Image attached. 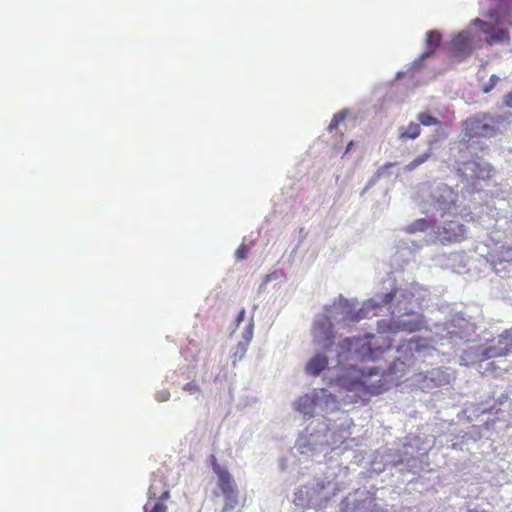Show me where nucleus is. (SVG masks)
I'll return each mask as SVG.
<instances>
[{
	"label": "nucleus",
	"mask_w": 512,
	"mask_h": 512,
	"mask_svg": "<svg viewBox=\"0 0 512 512\" xmlns=\"http://www.w3.org/2000/svg\"><path fill=\"white\" fill-rule=\"evenodd\" d=\"M431 157V153L430 152H425L419 156H417L413 161H411L410 163H408L404 170L405 171H413L415 170L418 166L422 165L423 163H425L426 161H428V159Z\"/></svg>",
	"instance_id": "obj_15"
},
{
	"label": "nucleus",
	"mask_w": 512,
	"mask_h": 512,
	"mask_svg": "<svg viewBox=\"0 0 512 512\" xmlns=\"http://www.w3.org/2000/svg\"><path fill=\"white\" fill-rule=\"evenodd\" d=\"M166 500L160 499H148L144 505V512H167V506L165 505Z\"/></svg>",
	"instance_id": "obj_14"
},
{
	"label": "nucleus",
	"mask_w": 512,
	"mask_h": 512,
	"mask_svg": "<svg viewBox=\"0 0 512 512\" xmlns=\"http://www.w3.org/2000/svg\"><path fill=\"white\" fill-rule=\"evenodd\" d=\"M421 133L420 125L415 122H410L407 127L399 128L400 139H415Z\"/></svg>",
	"instance_id": "obj_13"
},
{
	"label": "nucleus",
	"mask_w": 512,
	"mask_h": 512,
	"mask_svg": "<svg viewBox=\"0 0 512 512\" xmlns=\"http://www.w3.org/2000/svg\"><path fill=\"white\" fill-rule=\"evenodd\" d=\"M422 322L418 319L411 320H398L393 324L395 331H403L407 333H413L421 330Z\"/></svg>",
	"instance_id": "obj_12"
},
{
	"label": "nucleus",
	"mask_w": 512,
	"mask_h": 512,
	"mask_svg": "<svg viewBox=\"0 0 512 512\" xmlns=\"http://www.w3.org/2000/svg\"><path fill=\"white\" fill-rule=\"evenodd\" d=\"M316 398L305 394L296 401V409L305 416L312 417L315 412Z\"/></svg>",
	"instance_id": "obj_10"
},
{
	"label": "nucleus",
	"mask_w": 512,
	"mask_h": 512,
	"mask_svg": "<svg viewBox=\"0 0 512 512\" xmlns=\"http://www.w3.org/2000/svg\"><path fill=\"white\" fill-rule=\"evenodd\" d=\"M212 469L225 499L224 510H233L238 504V490L232 475L218 464L215 456H212Z\"/></svg>",
	"instance_id": "obj_3"
},
{
	"label": "nucleus",
	"mask_w": 512,
	"mask_h": 512,
	"mask_svg": "<svg viewBox=\"0 0 512 512\" xmlns=\"http://www.w3.org/2000/svg\"><path fill=\"white\" fill-rule=\"evenodd\" d=\"M451 51L456 57L464 58L472 51V40L467 31H462L451 39Z\"/></svg>",
	"instance_id": "obj_7"
},
{
	"label": "nucleus",
	"mask_w": 512,
	"mask_h": 512,
	"mask_svg": "<svg viewBox=\"0 0 512 512\" xmlns=\"http://www.w3.org/2000/svg\"><path fill=\"white\" fill-rule=\"evenodd\" d=\"M442 35L437 30H431L426 33V51L422 54V58L429 57L439 47Z\"/></svg>",
	"instance_id": "obj_11"
},
{
	"label": "nucleus",
	"mask_w": 512,
	"mask_h": 512,
	"mask_svg": "<svg viewBox=\"0 0 512 512\" xmlns=\"http://www.w3.org/2000/svg\"><path fill=\"white\" fill-rule=\"evenodd\" d=\"M245 314H246V311H245V309H244V308H242V309L239 311V313H238V315H237V317H236V324H237V326H239V325L241 324V322H243V321H244Z\"/></svg>",
	"instance_id": "obj_25"
},
{
	"label": "nucleus",
	"mask_w": 512,
	"mask_h": 512,
	"mask_svg": "<svg viewBox=\"0 0 512 512\" xmlns=\"http://www.w3.org/2000/svg\"><path fill=\"white\" fill-rule=\"evenodd\" d=\"M339 305L342 306L343 308H346L349 306V303L347 300L341 299V300H339Z\"/></svg>",
	"instance_id": "obj_27"
},
{
	"label": "nucleus",
	"mask_w": 512,
	"mask_h": 512,
	"mask_svg": "<svg viewBox=\"0 0 512 512\" xmlns=\"http://www.w3.org/2000/svg\"><path fill=\"white\" fill-rule=\"evenodd\" d=\"M183 390L190 393V394H194V393H197L200 391V388H199V385L194 382V381H191V382H188L184 385L183 387Z\"/></svg>",
	"instance_id": "obj_19"
},
{
	"label": "nucleus",
	"mask_w": 512,
	"mask_h": 512,
	"mask_svg": "<svg viewBox=\"0 0 512 512\" xmlns=\"http://www.w3.org/2000/svg\"><path fill=\"white\" fill-rule=\"evenodd\" d=\"M346 115L344 112H339L337 114H335L328 126V130L331 132L333 131L334 129H337V127L339 126V124L344 121Z\"/></svg>",
	"instance_id": "obj_17"
},
{
	"label": "nucleus",
	"mask_w": 512,
	"mask_h": 512,
	"mask_svg": "<svg viewBox=\"0 0 512 512\" xmlns=\"http://www.w3.org/2000/svg\"><path fill=\"white\" fill-rule=\"evenodd\" d=\"M494 121L486 114L469 118L465 122V134L470 137H491L495 134Z\"/></svg>",
	"instance_id": "obj_5"
},
{
	"label": "nucleus",
	"mask_w": 512,
	"mask_h": 512,
	"mask_svg": "<svg viewBox=\"0 0 512 512\" xmlns=\"http://www.w3.org/2000/svg\"><path fill=\"white\" fill-rule=\"evenodd\" d=\"M170 493L165 480L162 477H155L148 490V499L168 500Z\"/></svg>",
	"instance_id": "obj_8"
},
{
	"label": "nucleus",
	"mask_w": 512,
	"mask_h": 512,
	"mask_svg": "<svg viewBox=\"0 0 512 512\" xmlns=\"http://www.w3.org/2000/svg\"><path fill=\"white\" fill-rule=\"evenodd\" d=\"M457 227H458V230H459L460 232H463V230H464L463 225L458 224V225H457Z\"/></svg>",
	"instance_id": "obj_30"
},
{
	"label": "nucleus",
	"mask_w": 512,
	"mask_h": 512,
	"mask_svg": "<svg viewBox=\"0 0 512 512\" xmlns=\"http://www.w3.org/2000/svg\"><path fill=\"white\" fill-rule=\"evenodd\" d=\"M313 337L314 341L322 345L325 350H329L333 346L335 335L333 323L328 315L317 317L313 325Z\"/></svg>",
	"instance_id": "obj_6"
},
{
	"label": "nucleus",
	"mask_w": 512,
	"mask_h": 512,
	"mask_svg": "<svg viewBox=\"0 0 512 512\" xmlns=\"http://www.w3.org/2000/svg\"><path fill=\"white\" fill-rule=\"evenodd\" d=\"M247 350V345L244 343H239L236 347V351L233 354V364L235 365L236 361L243 358Z\"/></svg>",
	"instance_id": "obj_18"
},
{
	"label": "nucleus",
	"mask_w": 512,
	"mask_h": 512,
	"mask_svg": "<svg viewBox=\"0 0 512 512\" xmlns=\"http://www.w3.org/2000/svg\"><path fill=\"white\" fill-rule=\"evenodd\" d=\"M394 296H395V292H394V293H392V292L388 293V294L386 295V298H387V299L385 300V303H387V302L391 301V300L393 299V297H394Z\"/></svg>",
	"instance_id": "obj_28"
},
{
	"label": "nucleus",
	"mask_w": 512,
	"mask_h": 512,
	"mask_svg": "<svg viewBox=\"0 0 512 512\" xmlns=\"http://www.w3.org/2000/svg\"><path fill=\"white\" fill-rule=\"evenodd\" d=\"M252 336H253V323L250 322V324L248 325V327L246 328V330L243 333V337L246 340V343H245L246 345L251 341Z\"/></svg>",
	"instance_id": "obj_22"
},
{
	"label": "nucleus",
	"mask_w": 512,
	"mask_h": 512,
	"mask_svg": "<svg viewBox=\"0 0 512 512\" xmlns=\"http://www.w3.org/2000/svg\"><path fill=\"white\" fill-rule=\"evenodd\" d=\"M359 319V316L357 314H353L351 311H347L345 313V316L343 317V320H349V321H357Z\"/></svg>",
	"instance_id": "obj_24"
},
{
	"label": "nucleus",
	"mask_w": 512,
	"mask_h": 512,
	"mask_svg": "<svg viewBox=\"0 0 512 512\" xmlns=\"http://www.w3.org/2000/svg\"><path fill=\"white\" fill-rule=\"evenodd\" d=\"M337 381L340 386L350 391L363 390L371 394H379L383 388L380 370L375 367L359 369L351 365L338 377Z\"/></svg>",
	"instance_id": "obj_2"
},
{
	"label": "nucleus",
	"mask_w": 512,
	"mask_h": 512,
	"mask_svg": "<svg viewBox=\"0 0 512 512\" xmlns=\"http://www.w3.org/2000/svg\"><path fill=\"white\" fill-rule=\"evenodd\" d=\"M247 256V248L245 245H241L237 248L236 252H235V257L237 258V260H243L245 259Z\"/></svg>",
	"instance_id": "obj_21"
},
{
	"label": "nucleus",
	"mask_w": 512,
	"mask_h": 512,
	"mask_svg": "<svg viewBox=\"0 0 512 512\" xmlns=\"http://www.w3.org/2000/svg\"><path fill=\"white\" fill-rule=\"evenodd\" d=\"M167 398H168V393H166L165 396L161 395V399L160 400L164 401V400H167Z\"/></svg>",
	"instance_id": "obj_31"
},
{
	"label": "nucleus",
	"mask_w": 512,
	"mask_h": 512,
	"mask_svg": "<svg viewBox=\"0 0 512 512\" xmlns=\"http://www.w3.org/2000/svg\"><path fill=\"white\" fill-rule=\"evenodd\" d=\"M419 122L424 126L438 125L440 121L429 113H419L417 116Z\"/></svg>",
	"instance_id": "obj_16"
},
{
	"label": "nucleus",
	"mask_w": 512,
	"mask_h": 512,
	"mask_svg": "<svg viewBox=\"0 0 512 512\" xmlns=\"http://www.w3.org/2000/svg\"><path fill=\"white\" fill-rule=\"evenodd\" d=\"M354 146V142L350 141L346 147V153L350 152Z\"/></svg>",
	"instance_id": "obj_29"
},
{
	"label": "nucleus",
	"mask_w": 512,
	"mask_h": 512,
	"mask_svg": "<svg viewBox=\"0 0 512 512\" xmlns=\"http://www.w3.org/2000/svg\"><path fill=\"white\" fill-rule=\"evenodd\" d=\"M328 365V358L322 354L312 357L305 366V371L309 375H319Z\"/></svg>",
	"instance_id": "obj_9"
},
{
	"label": "nucleus",
	"mask_w": 512,
	"mask_h": 512,
	"mask_svg": "<svg viewBox=\"0 0 512 512\" xmlns=\"http://www.w3.org/2000/svg\"><path fill=\"white\" fill-rule=\"evenodd\" d=\"M391 346L392 341L384 334L346 338L339 345L341 351L337 355L338 363L375 360Z\"/></svg>",
	"instance_id": "obj_1"
},
{
	"label": "nucleus",
	"mask_w": 512,
	"mask_h": 512,
	"mask_svg": "<svg viewBox=\"0 0 512 512\" xmlns=\"http://www.w3.org/2000/svg\"><path fill=\"white\" fill-rule=\"evenodd\" d=\"M167 398H168V393H166L165 396L161 395V399L160 400L164 401V400H167Z\"/></svg>",
	"instance_id": "obj_32"
},
{
	"label": "nucleus",
	"mask_w": 512,
	"mask_h": 512,
	"mask_svg": "<svg viewBox=\"0 0 512 512\" xmlns=\"http://www.w3.org/2000/svg\"><path fill=\"white\" fill-rule=\"evenodd\" d=\"M511 252H512V248L511 247H503L502 251L500 252L501 255H502L501 261L511 262L512 261Z\"/></svg>",
	"instance_id": "obj_20"
},
{
	"label": "nucleus",
	"mask_w": 512,
	"mask_h": 512,
	"mask_svg": "<svg viewBox=\"0 0 512 512\" xmlns=\"http://www.w3.org/2000/svg\"><path fill=\"white\" fill-rule=\"evenodd\" d=\"M512 353V327L505 329L496 340L486 347H481L479 357L481 360L503 357Z\"/></svg>",
	"instance_id": "obj_4"
},
{
	"label": "nucleus",
	"mask_w": 512,
	"mask_h": 512,
	"mask_svg": "<svg viewBox=\"0 0 512 512\" xmlns=\"http://www.w3.org/2000/svg\"><path fill=\"white\" fill-rule=\"evenodd\" d=\"M504 104L505 106L512 108V91L505 95Z\"/></svg>",
	"instance_id": "obj_26"
},
{
	"label": "nucleus",
	"mask_w": 512,
	"mask_h": 512,
	"mask_svg": "<svg viewBox=\"0 0 512 512\" xmlns=\"http://www.w3.org/2000/svg\"><path fill=\"white\" fill-rule=\"evenodd\" d=\"M498 81V77L495 75H492L489 80V84L485 85L483 88V91L485 93H488L492 90V88L495 86L496 82Z\"/></svg>",
	"instance_id": "obj_23"
}]
</instances>
